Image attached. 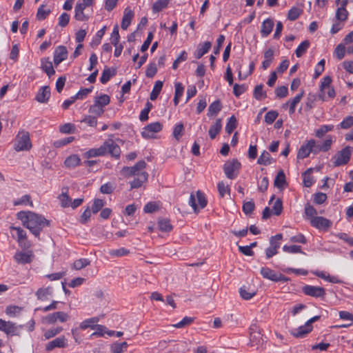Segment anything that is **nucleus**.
I'll use <instances>...</instances> for the list:
<instances>
[{
    "label": "nucleus",
    "mask_w": 353,
    "mask_h": 353,
    "mask_svg": "<svg viewBox=\"0 0 353 353\" xmlns=\"http://www.w3.org/2000/svg\"><path fill=\"white\" fill-rule=\"evenodd\" d=\"M17 217L35 237H39L41 232L48 225L44 216L31 211L19 212Z\"/></svg>",
    "instance_id": "obj_1"
},
{
    "label": "nucleus",
    "mask_w": 353,
    "mask_h": 353,
    "mask_svg": "<svg viewBox=\"0 0 353 353\" xmlns=\"http://www.w3.org/2000/svg\"><path fill=\"white\" fill-rule=\"evenodd\" d=\"M145 165L146 163L145 161H140L134 166H126L122 168L121 173L125 177H134V179L130 182L131 189L139 188L147 181L148 174L145 170Z\"/></svg>",
    "instance_id": "obj_2"
},
{
    "label": "nucleus",
    "mask_w": 353,
    "mask_h": 353,
    "mask_svg": "<svg viewBox=\"0 0 353 353\" xmlns=\"http://www.w3.org/2000/svg\"><path fill=\"white\" fill-rule=\"evenodd\" d=\"M121 150L119 146L114 142L112 139H108L103 143L99 148H93L88 150L83 154L84 157L87 159L103 157L107 154L111 156L119 158L120 156Z\"/></svg>",
    "instance_id": "obj_3"
},
{
    "label": "nucleus",
    "mask_w": 353,
    "mask_h": 353,
    "mask_svg": "<svg viewBox=\"0 0 353 353\" xmlns=\"http://www.w3.org/2000/svg\"><path fill=\"white\" fill-rule=\"evenodd\" d=\"M13 148L16 152L30 151L32 148L30 133L25 130H20L14 138Z\"/></svg>",
    "instance_id": "obj_4"
},
{
    "label": "nucleus",
    "mask_w": 353,
    "mask_h": 353,
    "mask_svg": "<svg viewBox=\"0 0 353 353\" xmlns=\"http://www.w3.org/2000/svg\"><path fill=\"white\" fill-rule=\"evenodd\" d=\"M241 168V163L237 159H232L224 163L223 171L228 179H234L237 177Z\"/></svg>",
    "instance_id": "obj_5"
},
{
    "label": "nucleus",
    "mask_w": 353,
    "mask_h": 353,
    "mask_svg": "<svg viewBox=\"0 0 353 353\" xmlns=\"http://www.w3.org/2000/svg\"><path fill=\"white\" fill-rule=\"evenodd\" d=\"M11 234L13 237L16 238L19 245L22 248H28L30 244L27 239L26 232L21 227H15L11 225L10 227Z\"/></svg>",
    "instance_id": "obj_6"
},
{
    "label": "nucleus",
    "mask_w": 353,
    "mask_h": 353,
    "mask_svg": "<svg viewBox=\"0 0 353 353\" xmlns=\"http://www.w3.org/2000/svg\"><path fill=\"white\" fill-rule=\"evenodd\" d=\"M260 273L264 279L271 281L285 283L289 281L288 277L268 267H262L261 268Z\"/></svg>",
    "instance_id": "obj_7"
},
{
    "label": "nucleus",
    "mask_w": 353,
    "mask_h": 353,
    "mask_svg": "<svg viewBox=\"0 0 353 353\" xmlns=\"http://www.w3.org/2000/svg\"><path fill=\"white\" fill-rule=\"evenodd\" d=\"M352 154V148L346 146L339 151L333 157V164L335 167H339L348 163Z\"/></svg>",
    "instance_id": "obj_8"
},
{
    "label": "nucleus",
    "mask_w": 353,
    "mask_h": 353,
    "mask_svg": "<svg viewBox=\"0 0 353 353\" xmlns=\"http://www.w3.org/2000/svg\"><path fill=\"white\" fill-rule=\"evenodd\" d=\"M70 319L68 313L64 312H55L49 314L41 319V322L46 324H54L57 322L65 323Z\"/></svg>",
    "instance_id": "obj_9"
},
{
    "label": "nucleus",
    "mask_w": 353,
    "mask_h": 353,
    "mask_svg": "<svg viewBox=\"0 0 353 353\" xmlns=\"http://www.w3.org/2000/svg\"><path fill=\"white\" fill-rule=\"evenodd\" d=\"M188 203L193 208L194 211L197 212L206 206L207 200L204 194L201 191L198 190L196 195L191 194Z\"/></svg>",
    "instance_id": "obj_10"
},
{
    "label": "nucleus",
    "mask_w": 353,
    "mask_h": 353,
    "mask_svg": "<svg viewBox=\"0 0 353 353\" xmlns=\"http://www.w3.org/2000/svg\"><path fill=\"white\" fill-rule=\"evenodd\" d=\"M316 141L310 139L305 142L299 148L297 153V159H303L308 157L310 153L315 154Z\"/></svg>",
    "instance_id": "obj_11"
},
{
    "label": "nucleus",
    "mask_w": 353,
    "mask_h": 353,
    "mask_svg": "<svg viewBox=\"0 0 353 353\" xmlns=\"http://www.w3.org/2000/svg\"><path fill=\"white\" fill-rule=\"evenodd\" d=\"M161 129L162 125L161 123H151L143 128L141 131V136L145 139L153 138L154 134L160 132Z\"/></svg>",
    "instance_id": "obj_12"
},
{
    "label": "nucleus",
    "mask_w": 353,
    "mask_h": 353,
    "mask_svg": "<svg viewBox=\"0 0 353 353\" xmlns=\"http://www.w3.org/2000/svg\"><path fill=\"white\" fill-rule=\"evenodd\" d=\"M310 224L312 227L319 230L326 231L332 226V222L323 216H317L311 220Z\"/></svg>",
    "instance_id": "obj_13"
},
{
    "label": "nucleus",
    "mask_w": 353,
    "mask_h": 353,
    "mask_svg": "<svg viewBox=\"0 0 353 353\" xmlns=\"http://www.w3.org/2000/svg\"><path fill=\"white\" fill-rule=\"evenodd\" d=\"M303 292L305 294L319 298L323 297L325 294V290L323 288L307 285L303 288Z\"/></svg>",
    "instance_id": "obj_14"
},
{
    "label": "nucleus",
    "mask_w": 353,
    "mask_h": 353,
    "mask_svg": "<svg viewBox=\"0 0 353 353\" xmlns=\"http://www.w3.org/2000/svg\"><path fill=\"white\" fill-rule=\"evenodd\" d=\"M68 340L64 336H61L54 339L46 345V350L48 352L52 351L56 347L63 348L67 347Z\"/></svg>",
    "instance_id": "obj_15"
},
{
    "label": "nucleus",
    "mask_w": 353,
    "mask_h": 353,
    "mask_svg": "<svg viewBox=\"0 0 353 353\" xmlns=\"http://www.w3.org/2000/svg\"><path fill=\"white\" fill-rule=\"evenodd\" d=\"M336 3L339 5V7L336 12V19L340 21H346L348 16V12L345 8L347 0H336Z\"/></svg>",
    "instance_id": "obj_16"
},
{
    "label": "nucleus",
    "mask_w": 353,
    "mask_h": 353,
    "mask_svg": "<svg viewBox=\"0 0 353 353\" xmlns=\"http://www.w3.org/2000/svg\"><path fill=\"white\" fill-rule=\"evenodd\" d=\"M68 57V50L65 46H59L54 52V63L55 65H59Z\"/></svg>",
    "instance_id": "obj_17"
},
{
    "label": "nucleus",
    "mask_w": 353,
    "mask_h": 353,
    "mask_svg": "<svg viewBox=\"0 0 353 353\" xmlns=\"http://www.w3.org/2000/svg\"><path fill=\"white\" fill-rule=\"evenodd\" d=\"M110 101V97L107 94H101L95 98L94 104L90 106V110H102L103 108L109 104Z\"/></svg>",
    "instance_id": "obj_18"
},
{
    "label": "nucleus",
    "mask_w": 353,
    "mask_h": 353,
    "mask_svg": "<svg viewBox=\"0 0 353 353\" xmlns=\"http://www.w3.org/2000/svg\"><path fill=\"white\" fill-rule=\"evenodd\" d=\"M312 330V326L309 325L307 322L303 325L299 326L297 328H292L290 330V334L296 338L304 337Z\"/></svg>",
    "instance_id": "obj_19"
},
{
    "label": "nucleus",
    "mask_w": 353,
    "mask_h": 353,
    "mask_svg": "<svg viewBox=\"0 0 353 353\" xmlns=\"http://www.w3.org/2000/svg\"><path fill=\"white\" fill-rule=\"evenodd\" d=\"M33 257L32 251L27 252H17L14 256V259L18 263H29L32 261Z\"/></svg>",
    "instance_id": "obj_20"
},
{
    "label": "nucleus",
    "mask_w": 353,
    "mask_h": 353,
    "mask_svg": "<svg viewBox=\"0 0 353 353\" xmlns=\"http://www.w3.org/2000/svg\"><path fill=\"white\" fill-rule=\"evenodd\" d=\"M0 331L3 332L7 335H14L17 327L15 324L11 321H6L0 319Z\"/></svg>",
    "instance_id": "obj_21"
},
{
    "label": "nucleus",
    "mask_w": 353,
    "mask_h": 353,
    "mask_svg": "<svg viewBox=\"0 0 353 353\" xmlns=\"http://www.w3.org/2000/svg\"><path fill=\"white\" fill-rule=\"evenodd\" d=\"M313 274L331 283H341L342 281L337 276H331L324 271H312Z\"/></svg>",
    "instance_id": "obj_22"
},
{
    "label": "nucleus",
    "mask_w": 353,
    "mask_h": 353,
    "mask_svg": "<svg viewBox=\"0 0 353 353\" xmlns=\"http://www.w3.org/2000/svg\"><path fill=\"white\" fill-rule=\"evenodd\" d=\"M41 68L49 77L55 74L52 63L49 57H44L41 59Z\"/></svg>",
    "instance_id": "obj_23"
},
{
    "label": "nucleus",
    "mask_w": 353,
    "mask_h": 353,
    "mask_svg": "<svg viewBox=\"0 0 353 353\" xmlns=\"http://www.w3.org/2000/svg\"><path fill=\"white\" fill-rule=\"evenodd\" d=\"M212 43L210 41H205L203 43H199L194 55L197 59H201L205 54H206L211 48Z\"/></svg>",
    "instance_id": "obj_24"
},
{
    "label": "nucleus",
    "mask_w": 353,
    "mask_h": 353,
    "mask_svg": "<svg viewBox=\"0 0 353 353\" xmlns=\"http://www.w3.org/2000/svg\"><path fill=\"white\" fill-rule=\"evenodd\" d=\"M222 129V119H216L211 125L208 134L211 139H214Z\"/></svg>",
    "instance_id": "obj_25"
},
{
    "label": "nucleus",
    "mask_w": 353,
    "mask_h": 353,
    "mask_svg": "<svg viewBox=\"0 0 353 353\" xmlns=\"http://www.w3.org/2000/svg\"><path fill=\"white\" fill-rule=\"evenodd\" d=\"M334 142V138L332 136H327L325 140L323 142L321 145H319L316 143V150L315 154L319 153V152H327L330 148Z\"/></svg>",
    "instance_id": "obj_26"
},
{
    "label": "nucleus",
    "mask_w": 353,
    "mask_h": 353,
    "mask_svg": "<svg viewBox=\"0 0 353 353\" xmlns=\"http://www.w3.org/2000/svg\"><path fill=\"white\" fill-rule=\"evenodd\" d=\"M50 97V89L49 86L41 87L36 95V99L41 103L46 102Z\"/></svg>",
    "instance_id": "obj_27"
},
{
    "label": "nucleus",
    "mask_w": 353,
    "mask_h": 353,
    "mask_svg": "<svg viewBox=\"0 0 353 353\" xmlns=\"http://www.w3.org/2000/svg\"><path fill=\"white\" fill-rule=\"evenodd\" d=\"M134 17V12L129 8H126L124 10L123 17L121 21V28L126 30L130 26L131 21Z\"/></svg>",
    "instance_id": "obj_28"
},
{
    "label": "nucleus",
    "mask_w": 353,
    "mask_h": 353,
    "mask_svg": "<svg viewBox=\"0 0 353 353\" xmlns=\"http://www.w3.org/2000/svg\"><path fill=\"white\" fill-rule=\"evenodd\" d=\"M274 27V21L271 19H265L261 25V34L263 37H266L272 31Z\"/></svg>",
    "instance_id": "obj_29"
},
{
    "label": "nucleus",
    "mask_w": 353,
    "mask_h": 353,
    "mask_svg": "<svg viewBox=\"0 0 353 353\" xmlns=\"http://www.w3.org/2000/svg\"><path fill=\"white\" fill-rule=\"evenodd\" d=\"M52 293V288L50 287L41 288L38 289L35 294L37 299L40 301H46L49 299Z\"/></svg>",
    "instance_id": "obj_30"
},
{
    "label": "nucleus",
    "mask_w": 353,
    "mask_h": 353,
    "mask_svg": "<svg viewBox=\"0 0 353 353\" xmlns=\"http://www.w3.org/2000/svg\"><path fill=\"white\" fill-rule=\"evenodd\" d=\"M99 321V317L94 316L92 318L87 319L83 321L80 325L79 328L81 330H86L87 328H91L94 330L95 328L96 325Z\"/></svg>",
    "instance_id": "obj_31"
},
{
    "label": "nucleus",
    "mask_w": 353,
    "mask_h": 353,
    "mask_svg": "<svg viewBox=\"0 0 353 353\" xmlns=\"http://www.w3.org/2000/svg\"><path fill=\"white\" fill-rule=\"evenodd\" d=\"M332 79L330 76H326L323 79L320 86V94H319V99L321 101L325 100L326 88L330 87Z\"/></svg>",
    "instance_id": "obj_32"
},
{
    "label": "nucleus",
    "mask_w": 353,
    "mask_h": 353,
    "mask_svg": "<svg viewBox=\"0 0 353 353\" xmlns=\"http://www.w3.org/2000/svg\"><path fill=\"white\" fill-rule=\"evenodd\" d=\"M81 159L77 154H72L66 158L64 165L68 168H74L80 165Z\"/></svg>",
    "instance_id": "obj_33"
},
{
    "label": "nucleus",
    "mask_w": 353,
    "mask_h": 353,
    "mask_svg": "<svg viewBox=\"0 0 353 353\" xmlns=\"http://www.w3.org/2000/svg\"><path fill=\"white\" fill-rule=\"evenodd\" d=\"M116 74V70L114 68H110L108 66H105L103 69L101 76L100 77V81L101 83H106L112 77Z\"/></svg>",
    "instance_id": "obj_34"
},
{
    "label": "nucleus",
    "mask_w": 353,
    "mask_h": 353,
    "mask_svg": "<svg viewBox=\"0 0 353 353\" xmlns=\"http://www.w3.org/2000/svg\"><path fill=\"white\" fill-rule=\"evenodd\" d=\"M85 7H84L83 6H82L80 3H77L76 5L75 8H74V11H75L74 18L76 20L80 21H85L88 19L89 17L88 16H86L83 12V10H85Z\"/></svg>",
    "instance_id": "obj_35"
},
{
    "label": "nucleus",
    "mask_w": 353,
    "mask_h": 353,
    "mask_svg": "<svg viewBox=\"0 0 353 353\" xmlns=\"http://www.w3.org/2000/svg\"><path fill=\"white\" fill-rule=\"evenodd\" d=\"M312 172L313 169L309 168L305 172L303 173L302 176L303 185L307 188L311 187L315 182L314 177L312 176Z\"/></svg>",
    "instance_id": "obj_36"
},
{
    "label": "nucleus",
    "mask_w": 353,
    "mask_h": 353,
    "mask_svg": "<svg viewBox=\"0 0 353 353\" xmlns=\"http://www.w3.org/2000/svg\"><path fill=\"white\" fill-rule=\"evenodd\" d=\"M286 184L285 175L283 171L281 170L278 172L275 179L274 185L281 190L284 189Z\"/></svg>",
    "instance_id": "obj_37"
},
{
    "label": "nucleus",
    "mask_w": 353,
    "mask_h": 353,
    "mask_svg": "<svg viewBox=\"0 0 353 353\" xmlns=\"http://www.w3.org/2000/svg\"><path fill=\"white\" fill-rule=\"evenodd\" d=\"M333 129L334 125L332 124L322 125L315 130V136L317 138H322L327 132L332 131Z\"/></svg>",
    "instance_id": "obj_38"
},
{
    "label": "nucleus",
    "mask_w": 353,
    "mask_h": 353,
    "mask_svg": "<svg viewBox=\"0 0 353 353\" xmlns=\"http://www.w3.org/2000/svg\"><path fill=\"white\" fill-rule=\"evenodd\" d=\"M304 214L305 218L310 220V222H311L312 219H313L314 218H316L318 216H316V210L312 205L308 203L305 206Z\"/></svg>",
    "instance_id": "obj_39"
},
{
    "label": "nucleus",
    "mask_w": 353,
    "mask_h": 353,
    "mask_svg": "<svg viewBox=\"0 0 353 353\" xmlns=\"http://www.w3.org/2000/svg\"><path fill=\"white\" fill-rule=\"evenodd\" d=\"M23 307L17 305H9L6 309V314L10 317H17L20 315Z\"/></svg>",
    "instance_id": "obj_40"
},
{
    "label": "nucleus",
    "mask_w": 353,
    "mask_h": 353,
    "mask_svg": "<svg viewBox=\"0 0 353 353\" xmlns=\"http://www.w3.org/2000/svg\"><path fill=\"white\" fill-rule=\"evenodd\" d=\"M128 346L126 342L114 343L111 345L110 350L112 353H123L126 351Z\"/></svg>",
    "instance_id": "obj_41"
},
{
    "label": "nucleus",
    "mask_w": 353,
    "mask_h": 353,
    "mask_svg": "<svg viewBox=\"0 0 353 353\" xmlns=\"http://www.w3.org/2000/svg\"><path fill=\"white\" fill-rule=\"evenodd\" d=\"M310 46L308 40H305L300 43L295 50V54L297 57H301L307 50Z\"/></svg>",
    "instance_id": "obj_42"
},
{
    "label": "nucleus",
    "mask_w": 353,
    "mask_h": 353,
    "mask_svg": "<svg viewBox=\"0 0 353 353\" xmlns=\"http://www.w3.org/2000/svg\"><path fill=\"white\" fill-rule=\"evenodd\" d=\"M254 97L257 100H262L266 98L267 94L265 91H263V85L259 84L257 85L254 90L253 92Z\"/></svg>",
    "instance_id": "obj_43"
},
{
    "label": "nucleus",
    "mask_w": 353,
    "mask_h": 353,
    "mask_svg": "<svg viewBox=\"0 0 353 353\" xmlns=\"http://www.w3.org/2000/svg\"><path fill=\"white\" fill-rule=\"evenodd\" d=\"M130 253L129 250L125 248H120L118 249H112L108 251V254L112 257H121L126 256Z\"/></svg>",
    "instance_id": "obj_44"
},
{
    "label": "nucleus",
    "mask_w": 353,
    "mask_h": 353,
    "mask_svg": "<svg viewBox=\"0 0 353 353\" xmlns=\"http://www.w3.org/2000/svg\"><path fill=\"white\" fill-rule=\"evenodd\" d=\"M14 205H30L33 206L32 202L30 199V196L28 194L22 196L21 198L14 201Z\"/></svg>",
    "instance_id": "obj_45"
},
{
    "label": "nucleus",
    "mask_w": 353,
    "mask_h": 353,
    "mask_svg": "<svg viewBox=\"0 0 353 353\" xmlns=\"http://www.w3.org/2000/svg\"><path fill=\"white\" fill-rule=\"evenodd\" d=\"M163 88V82L161 81H157L154 83V88L150 93V99L155 100L159 93L161 92Z\"/></svg>",
    "instance_id": "obj_46"
},
{
    "label": "nucleus",
    "mask_w": 353,
    "mask_h": 353,
    "mask_svg": "<svg viewBox=\"0 0 353 353\" xmlns=\"http://www.w3.org/2000/svg\"><path fill=\"white\" fill-rule=\"evenodd\" d=\"M239 293L241 296L245 300H250L255 295V292L250 290L246 286L241 287L239 289Z\"/></svg>",
    "instance_id": "obj_47"
},
{
    "label": "nucleus",
    "mask_w": 353,
    "mask_h": 353,
    "mask_svg": "<svg viewBox=\"0 0 353 353\" xmlns=\"http://www.w3.org/2000/svg\"><path fill=\"white\" fill-rule=\"evenodd\" d=\"M183 130L184 127L182 123H178L174 126L172 135L176 141H179L181 138Z\"/></svg>",
    "instance_id": "obj_48"
},
{
    "label": "nucleus",
    "mask_w": 353,
    "mask_h": 353,
    "mask_svg": "<svg viewBox=\"0 0 353 353\" xmlns=\"http://www.w3.org/2000/svg\"><path fill=\"white\" fill-rule=\"evenodd\" d=\"M302 97H303V93L297 94L292 99L290 100L288 103L283 104V108H286L289 105H290L289 110H294L296 105L300 102Z\"/></svg>",
    "instance_id": "obj_49"
},
{
    "label": "nucleus",
    "mask_w": 353,
    "mask_h": 353,
    "mask_svg": "<svg viewBox=\"0 0 353 353\" xmlns=\"http://www.w3.org/2000/svg\"><path fill=\"white\" fill-rule=\"evenodd\" d=\"M259 165H268L271 163L270 154L267 151H263L257 160Z\"/></svg>",
    "instance_id": "obj_50"
},
{
    "label": "nucleus",
    "mask_w": 353,
    "mask_h": 353,
    "mask_svg": "<svg viewBox=\"0 0 353 353\" xmlns=\"http://www.w3.org/2000/svg\"><path fill=\"white\" fill-rule=\"evenodd\" d=\"M217 189L219 195L224 197L226 194L230 195V188L228 185L225 184L223 181H220L217 184Z\"/></svg>",
    "instance_id": "obj_51"
},
{
    "label": "nucleus",
    "mask_w": 353,
    "mask_h": 353,
    "mask_svg": "<svg viewBox=\"0 0 353 353\" xmlns=\"http://www.w3.org/2000/svg\"><path fill=\"white\" fill-rule=\"evenodd\" d=\"M63 331L62 327H57L54 328H50L45 332L43 336L46 340L53 338L56 335L59 334Z\"/></svg>",
    "instance_id": "obj_52"
},
{
    "label": "nucleus",
    "mask_w": 353,
    "mask_h": 353,
    "mask_svg": "<svg viewBox=\"0 0 353 353\" xmlns=\"http://www.w3.org/2000/svg\"><path fill=\"white\" fill-rule=\"evenodd\" d=\"M283 250L285 252L290 253V254H296V253L305 254L303 252H302L301 247L300 245H285L283 247Z\"/></svg>",
    "instance_id": "obj_53"
},
{
    "label": "nucleus",
    "mask_w": 353,
    "mask_h": 353,
    "mask_svg": "<svg viewBox=\"0 0 353 353\" xmlns=\"http://www.w3.org/2000/svg\"><path fill=\"white\" fill-rule=\"evenodd\" d=\"M302 13V10L297 7H292L288 12V19L290 21H295Z\"/></svg>",
    "instance_id": "obj_54"
},
{
    "label": "nucleus",
    "mask_w": 353,
    "mask_h": 353,
    "mask_svg": "<svg viewBox=\"0 0 353 353\" xmlns=\"http://www.w3.org/2000/svg\"><path fill=\"white\" fill-rule=\"evenodd\" d=\"M237 121L234 116H232L229 118L228 123L225 126V131L228 134H231L234 130L236 128Z\"/></svg>",
    "instance_id": "obj_55"
},
{
    "label": "nucleus",
    "mask_w": 353,
    "mask_h": 353,
    "mask_svg": "<svg viewBox=\"0 0 353 353\" xmlns=\"http://www.w3.org/2000/svg\"><path fill=\"white\" fill-rule=\"evenodd\" d=\"M168 4V0H158L152 6L153 12H159L166 8Z\"/></svg>",
    "instance_id": "obj_56"
},
{
    "label": "nucleus",
    "mask_w": 353,
    "mask_h": 353,
    "mask_svg": "<svg viewBox=\"0 0 353 353\" xmlns=\"http://www.w3.org/2000/svg\"><path fill=\"white\" fill-rule=\"evenodd\" d=\"M158 223L159 230L162 232H170L172 229L170 221L167 219L160 220Z\"/></svg>",
    "instance_id": "obj_57"
},
{
    "label": "nucleus",
    "mask_w": 353,
    "mask_h": 353,
    "mask_svg": "<svg viewBox=\"0 0 353 353\" xmlns=\"http://www.w3.org/2000/svg\"><path fill=\"white\" fill-rule=\"evenodd\" d=\"M281 239V234H277L275 236H272L270 239V246L278 250L281 245L280 241Z\"/></svg>",
    "instance_id": "obj_58"
},
{
    "label": "nucleus",
    "mask_w": 353,
    "mask_h": 353,
    "mask_svg": "<svg viewBox=\"0 0 353 353\" xmlns=\"http://www.w3.org/2000/svg\"><path fill=\"white\" fill-rule=\"evenodd\" d=\"M119 38H120V36H119V27L117 25H115L113 28L112 32L111 34V37H110L111 43L113 46H116V45L119 44Z\"/></svg>",
    "instance_id": "obj_59"
},
{
    "label": "nucleus",
    "mask_w": 353,
    "mask_h": 353,
    "mask_svg": "<svg viewBox=\"0 0 353 353\" xmlns=\"http://www.w3.org/2000/svg\"><path fill=\"white\" fill-rule=\"evenodd\" d=\"M90 264V261L87 259H79L73 263L75 270H81Z\"/></svg>",
    "instance_id": "obj_60"
},
{
    "label": "nucleus",
    "mask_w": 353,
    "mask_h": 353,
    "mask_svg": "<svg viewBox=\"0 0 353 353\" xmlns=\"http://www.w3.org/2000/svg\"><path fill=\"white\" fill-rule=\"evenodd\" d=\"M115 188L114 183L108 182L101 186L100 191L103 194H111Z\"/></svg>",
    "instance_id": "obj_61"
},
{
    "label": "nucleus",
    "mask_w": 353,
    "mask_h": 353,
    "mask_svg": "<svg viewBox=\"0 0 353 353\" xmlns=\"http://www.w3.org/2000/svg\"><path fill=\"white\" fill-rule=\"evenodd\" d=\"M157 72V68L155 63H151L147 67L145 70V75L147 77L152 78L153 77Z\"/></svg>",
    "instance_id": "obj_62"
},
{
    "label": "nucleus",
    "mask_w": 353,
    "mask_h": 353,
    "mask_svg": "<svg viewBox=\"0 0 353 353\" xmlns=\"http://www.w3.org/2000/svg\"><path fill=\"white\" fill-rule=\"evenodd\" d=\"M353 125V117L348 116L345 117L339 124V127L343 129H348Z\"/></svg>",
    "instance_id": "obj_63"
},
{
    "label": "nucleus",
    "mask_w": 353,
    "mask_h": 353,
    "mask_svg": "<svg viewBox=\"0 0 353 353\" xmlns=\"http://www.w3.org/2000/svg\"><path fill=\"white\" fill-rule=\"evenodd\" d=\"M105 202L102 199H94L92 206V212L95 214L97 213L104 205Z\"/></svg>",
    "instance_id": "obj_64"
}]
</instances>
